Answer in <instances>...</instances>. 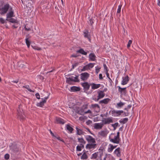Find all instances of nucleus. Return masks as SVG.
Instances as JSON below:
<instances>
[{
	"label": "nucleus",
	"mask_w": 160,
	"mask_h": 160,
	"mask_svg": "<svg viewBox=\"0 0 160 160\" xmlns=\"http://www.w3.org/2000/svg\"><path fill=\"white\" fill-rule=\"evenodd\" d=\"M111 101V99L109 98L104 99L99 101V104L104 103V104H107Z\"/></svg>",
	"instance_id": "20"
},
{
	"label": "nucleus",
	"mask_w": 160,
	"mask_h": 160,
	"mask_svg": "<svg viewBox=\"0 0 160 160\" xmlns=\"http://www.w3.org/2000/svg\"><path fill=\"white\" fill-rule=\"evenodd\" d=\"M76 129L77 131L76 134L77 135H81L84 134V132L82 130L79 128L78 127H76Z\"/></svg>",
	"instance_id": "21"
},
{
	"label": "nucleus",
	"mask_w": 160,
	"mask_h": 160,
	"mask_svg": "<svg viewBox=\"0 0 160 160\" xmlns=\"http://www.w3.org/2000/svg\"><path fill=\"white\" fill-rule=\"evenodd\" d=\"M48 98V97L47 96L45 97L44 99L42 98V100L43 101V102H45L46 103V100Z\"/></svg>",
	"instance_id": "55"
},
{
	"label": "nucleus",
	"mask_w": 160,
	"mask_h": 160,
	"mask_svg": "<svg viewBox=\"0 0 160 160\" xmlns=\"http://www.w3.org/2000/svg\"><path fill=\"white\" fill-rule=\"evenodd\" d=\"M11 145H10L9 147L10 150L14 153H17L19 151V148L17 145L15 143H12Z\"/></svg>",
	"instance_id": "4"
},
{
	"label": "nucleus",
	"mask_w": 160,
	"mask_h": 160,
	"mask_svg": "<svg viewBox=\"0 0 160 160\" xmlns=\"http://www.w3.org/2000/svg\"><path fill=\"white\" fill-rule=\"evenodd\" d=\"M99 78L100 79H103V77H102V75L101 73H100L99 74Z\"/></svg>",
	"instance_id": "63"
},
{
	"label": "nucleus",
	"mask_w": 160,
	"mask_h": 160,
	"mask_svg": "<svg viewBox=\"0 0 160 160\" xmlns=\"http://www.w3.org/2000/svg\"><path fill=\"white\" fill-rule=\"evenodd\" d=\"M104 91H101L99 90L98 92V96L99 99H100L102 98H103L105 95V94L104 92Z\"/></svg>",
	"instance_id": "16"
},
{
	"label": "nucleus",
	"mask_w": 160,
	"mask_h": 160,
	"mask_svg": "<svg viewBox=\"0 0 160 160\" xmlns=\"http://www.w3.org/2000/svg\"><path fill=\"white\" fill-rule=\"evenodd\" d=\"M91 85L92 86V89L98 88L101 86V84H96L94 83H92Z\"/></svg>",
	"instance_id": "23"
},
{
	"label": "nucleus",
	"mask_w": 160,
	"mask_h": 160,
	"mask_svg": "<svg viewBox=\"0 0 160 160\" xmlns=\"http://www.w3.org/2000/svg\"><path fill=\"white\" fill-rule=\"evenodd\" d=\"M101 69V68H99V67H96V69H95V70H96V74H98L100 70V69Z\"/></svg>",
	"instance_id": "45"
},
{
	"label": "nucleus",
	"mask_w": 160,
	"mask_h": 160,
	"mask_svg": "<svg viewBox=\"0 0 160 160\" xmlns=\"http://www.w3.org/2000/svg\"><path fill=\"white\" fill-rule=\"evenodd\" d=\"M76 150L77 151H81V148L79 145H78L77 147Z\"/></svg>",
	"instance_id": "57"
},
{
	"label": "nucleus",
	"mask_w": 160,
	"mask_h": 160,
	"mask_svg": "<svg viewBox=\"0 0 160 160\" xmlns=\"http://www.w3.org/2000/svg\"><path fill=\"white\" fill-rule=\"evenodd\" d=\"M78 65V62L75 63L74 64H73L72 65V69H73L75 67L77 66Z\"/></svg>",
	"instance_id": "51"
},
{
	"label": "nucleus",
	"mask_w": 160,
	"mask_h": 160,
	"mask_svg": "<svg viewBox=\"0 0 160 160\" xmlns=\"http://www.w3.org/2000/svg\"><path fill=\"white\" fill-rule=\"evenodd\" d=\"M129 81V78L127 75L125 78H122L121 84L122 85L126 84Z\"/></svg>",
	"instance_id": "14"
},
{
	"label": "nucleus",
	"mask_w": 160,
	"mask_h": 160,
	"mask_svg": "<svg viewBox=\"0 0 160 160\" xmlns=\"http://www.w3.org/2000/svg\"><path fill=\"white\" fill-rule=\"evenodd\" d=\"M97 144L95 143H90L87 144L86 146L87 149L90 150L94 149L96 148Z\"/></svg>",
	"instance_id": "10"
},
{
	"label": "nucleus",
	"mask_w": 160,
	"mask_h": 160,
	"mask_svg": "<svg viewBox=\"0 0 160 160\" xmlns=\"http://www.w3.org/2000/svg\"><path fill=\"white\" fill-rule=\"evenodd\" d=\"M93 20L92 18L90 19L89 20V22H88L89 24H91V25H92L93 23Z\"/></svg>",
	"instance_id": "52"
},
{
	"label": "nucleus",
	"mask_w": 160,
	"mask_h": 160,
	"mask_svg": "<svg viewBox=\"0 0 160 160\" xmlns=\"http://www.w3.org/2000/svg\"><path fill=\"white\" fill-rule=\"evenodd\" d=\"M56 121L57 123L63 124L65 123L64 120L59 117H56Z\"/></svg>",
	"instance_id": "17"
},
{
	"label": "nucleus",
	"mask_w": 160,
	"mask_h": 160,
	"mask_svg": "<svg viewBox=\"0 0 160 160\" xmlns=\"http://www.w3.org/2000/svg\"><path fill=\"white\" fill-rule=\"evenodd\" d=\"M26 43L28 47V48H29L30 46L31 42L30 41H29L28 38H27L25 39Z\"/></svg>",
	"instance_id": "38"
},
{
	"label": "nucleus",
	"mask_w": 160,
	"mask_h": 160,
	"mask_svg": "<svg viewBox=\"0 0 160 160\" xmlns=\"http://www.w3.org/2000/svg\"><path fill=\"white\" fill-rule=\"evenodd\" d=\"M112 117H109L107 118H104L102 120V122L104 124H109L113 122Z\"/></svg>",
	"instance_id": "8"
},
{
	"label": "nucleus",
	"mask_w": 160,
	"mask_h": 160,
	"mask_svg": "<svg viewBox=\"0 0 160 160\" xmlns=\"http://www.w3.org/2000/svg\"><path fill=\"white\" fill-rule=\"evenodd\" d=\"M122 6V5H120L118 6V8L117 11V12L118 13H119L121 12V10Z\"/></svg>",
	"instance_id": "43"
},
{
	"label": "nucleus",
	"mask_w": 160,
	"mask_h": 160,
	"mask_svg": "<svg viewBox=\"0 0 160 160\" xmlns=\"http://www.w3.org/2000/svg\"><path fill=\"white\" fill-rule=\"evenodd\" d=\"M106 75H107V78L108 79L110 78V77H109V73H108V72H106Z\"/></svg>",
	"instance_id": "64"
},
{
	"label": "nucleus",
	"mask_w": 160,
	"mask_h": 160,
	"mask_svg": "<svg viewBox=\"0 0 160 160\" xmlns=\"http://www.w3.org/2000/svg\"><path fill=\"white\" fill-rule=\"evenodd\" d=\"M81 84L82 86L83 87L84 90L86 91L89 90L90 85L88 82L82 83Z\"/></svg>",
	"instance_id": "15"
},
{
	"label": "nucleus",
	"mask_w": 160,
	"mask_h": 160,
	"mask_svg": "<svg viewBox=\"0 0 160 160\" xmlns=\"http://www.w3.org/2000/svg\"><path fill=\"white\" fill-rule=\"evenodd\" d=\"M114 133H111L109 136L110 141L114 143L118 144L120 141V138H118L115 135Z\"/></svg>",
	"instance_id": "2"
},
{
	"label": "nucleus",
	"mask_w": 160,
	"mask_h": 160,
	"mask_svg": "<svg viewBox=\"0 0 160 160\" xmlns=\"http://www.w3.org/2000/svg\"><path fill=\"white\" fill-rule=\"evenodd\" d=\"M89 61H95L96 60V56L93 53H91L89 56Z\"/></svg>",
	"instance_id": "19"
},
{
	"label": "nucleus",
	"mask_w": 160,
	"mask_h": 160,
	"mask_svg": "<svg viewBox=\"0 0 160 160\" xmlns=\"http://www.w3.org/2000/svg\"><path fill=\"white\" fill-rule=\"evenodd\" d=\"M98 152H96L92 154L91 159H96L98 156Z\"/></svg>",
	"instance_id": "33"
},
{
	"label": "nucleus",
	"mask_w": 160,
	"mask_h": 160,
	"mask_svg": "<svg viewBox=\"0 0 160 160\" xmlns=\"http://www.w3.org/2000/svg\"><path fill=\"white\" fill-rule=\"evenodd\" d=\"M111 112L112 116L114 117H118L121 115L122 113L124 112L122 110H112L109 112V113Z\"/></svg>",
	"instance_id": "5"
},
{
	"label": "nucleus",
	"mask_w": 160,
	"mask_h": 160,
	"mask_svg": "<svg viewBox=\"0 0 160 160\" xmlns=\"http://www.w3.org/2000/svg\"><path fill=\"white\" fill-rule=\"evenodd\" d=\"M7 20L4 19L2 18H0V22L2 24L6 23H7V21H6Z\"/></svg>",
	"instance_id": "37"
},
{
	"label": "nucleus",
	"mask_w": 160,
	"mask_h": 160,
	"mask_svg": "<svg viewBox=\"0 0 160 160\" xmlns=\"http://www.w3.org/2000/svg\"><path fill=\"white\" fill-rule=\"evenodd\" d=\"M94 63H90L87 65L88 66V69H90V68H92L94 67Z\"/></svg>",
	"instance_id": "35"
},
{
	"label": "nucleus",
	"mask_w": 160,
	"mask_h": 160,
	"mask_svg": "<svg viewBox=\"0 0 160 160\" xmlns=\"http://www.w3.org/2000/svg\"><path fill=\"white\" fill-rule=\"evenodd\" d=\"M92 99L95 101H98L99 100L98 96L97 97H96L95 96L93 97Z\"/></svg>",
	"instance_id": "47"
},
{
	"label": "nucleus",
	"mask_w": 160,
	"mask_h": 160,
	"mask_svg": "<svg viewBox=\"0 0 160 160\" xmlns=\"http://www.w3.org/2000/svg\"><path fill=\"white\" fill-rule=\"evenodd\" d=\"M9 11L6 15L7 21L12 23H17V20L14 18H12L14 17V10L12 8L10 5L9 4L7 3L1 7L0 5V14L4 15Z\"/></svg>",
	"instance_id": "1"
},
{
	"label": "nucleus",
	"mask_w": 160,
	"mask_h": 160,
	"mask_svg": "<svg viewBox=\"0 0 160 160\" xmlns=\"http://www.w3.org/2000/svg\"><path fill=\"white\" fill-rule=\"evenodd\" d=\"M81 79L82 81L87 80L89 77L90 74L88 72H85L81 74Z\"/></svg>",
	"instance_id": "9"
},
{
	"label": "nucleus",
	"mask_w": 160,
	"mask_h": 160,
	"mask_svg": "<svg viewBox=\"0 0 160 160\" xmlns=\"http://www.w3.org/2000/svg\"><path fill=\"white\" fill-rule=\"evenodd\" d=\"M78 142L81 143V144H85L86 141L84 140V139L82 138H78Z\"/></svg>",
	"instance_id": "34"
},
{
	"label": "nucleus",
	"mask_w": 160,
	"mask_h": 160,
	"mask_svg": "<svg viewBox=\"0 0 160 160\" xmlns=\"http://www.w3.org/2000/svg\"><path fill=\"white\" fill-rule=\"evenodd\" d=\"M128 121V119L127 118L121 119L119 121V122L121 123L125 124Z\"/></svg>",
	"instance_id": "30"
},
{
	"label": "nucleus",
	"mask_w": 160,
	"mask_h": 160,
	"mask_svg": "<svg viewBox=\"0 0 160 160\" xmlns=\"http://www.w3.org/2000/svg\"><path fill=\"white\" fill-rule=\"evenodd\" d=\"M9 155L8 153L5 154L4 155V158L6 160H8L9 159Z\"/></svg>",
	"instance_id": "46"
},
{
	"label": "nucleus",
	"mask_w": 160,
	"mask_h": 160,
	"mask_svg": "<svg viewBox=\"0 0 160 160\" xmlns=\"http://www.w3.org/2000/svg\"><path fill=\"white\" fill-rule=\"evenodd\" d=\"M69 78H71V79L72 80H74V77L73 76H72L70 77H69V78H66V82L69 84H72V81L70 80Z\"/></svg>",
	"instance_id": "28"
},
{
	"label": "nucleus",
	"mask_w": 160,
	"mask_h": 160,
	"mask_svg": "<svg viewBox=\"0 0 160 160\" xmlns=\"http://www.w3.org/2000/svg\"><path fill=\"white\" fill-rule=\"evenodd\" d=\"M84 112V109L82 107L78 111V113H79L81 115L82 113H83Z\"/></svg>",
	"instance_id": "42"
},
{
	"label": "nucleus",
	"mask_w": 160,
	"mask_h": 160,
	"mask_svg": "<svg viewBox=\"0 0 160 160\" xmlns=\"http://www.w3.org/2000/svg\"><path fill=\"white\" fill-rule=\"evenodd\" d=\"M114 153L116 155L117 157H120L121 155L120 148L119 147L116 149L115 150Z\"/></svg>",
	"instance_id": "18"
},
{
	"label": "nucleus",
	"mask_w": 160,
	"mask_h": 160,
	"mask_svg": "<svg viewBox=\"0 0 160 160\" xmlns=\"http://www.w3.org/2000/svg\"><path fill=\"white\" fill-rule=\"evenodd\" d=\"M84 113L85 114H87V113H88L91 114L92 113V112L90 110H88L87 111L84 112Z\"/></svg>",
	"instance_id": "61"
},
{
	"label": "nucleus",
	"mask_w": 160,
	"mask_h": 160,
	"mask_svg": "<svg viewBox=\"0 0 160 160\" xmlns=\"http://www.w3.org/2000/svg\"><path fill=\"white\" fill-rule=\"evenodd\" d=\"M109 145V146H110V147L109 148H108V151L109 152H111L112 151L113 149V148L112 147V145L111 144H110Z\"/></svg>",
	"instance_id": "39"
},
{
	"label": "nucleus",
	"mask_w": 160,
	"mask_h": 160,
	"mask_svg": "<svg viewBox=\"0 0 160 160\" xmlns=\"http://www.w3.org/2000/svg\"><path fill=\"white\" fill-rule=\"evenodd\" d=\"M24 28L25 30L27 31H29L31 30V29L30 28L27 27L26 25L24 27Z\"/></svg>",
	"instance_id": "49"
},
{
	"label": "nucleus",
	"mask_w": 160,
	"mask_h": 160,
	"mask_svg": "<svg viewBox=\"0 0 160 160\" xmlns=\"http://www.w3.org/2000/svg\"><path fill=\"white\" fill-rule=\"evenodd\" d=\"M90 108L92 110H93L94 112H98L100 111V107L97 104H92L90 107Z\"/></svg>",
	"instance_id": "6"
},
{
	"label": "nucleus",
	"mask_w": 160,
	"mask_h": 160,
	"mask_svg": "<svg viewBox=\"0 0 160 160\" xmlns=\"http://www.w3.org/2000/svg\"><path fill=\"white\" fill-rule=\"evenodd\" d=\"M71 91L72 92H77L80 91V89L79 87L75 86H72L70 88Z\"/></svg>",
	"instance_id": "22"
},
{
	"label": "nucleus",
	"mask_w": 160,
	"mask_h": 160,
	"mask_svg": "<svg viewBox=\"0 0 160 160\" xmlns=\"http://www.w3.org/2000/svg\"><path fill=\"white\" fill-rule=\"evenodd\" d=\"M118 91L121 94L125 95L127 93V91L126 90L127 88H121L120 86H118Z\"/></svg>",
	"instance_id": "12"
},
{
	"label": "nucleus",
	"mask_w": 160,
	"mask_h": 160,
	"mask_svg": "<svg viewBox=\"0 0 160 160\" xmlns=\"http://www.w3.org/2000/svg\"><path fill=\"white\" fill-rule=\"evenodd\" d=\"M45 103V102H43V101L42 100V102L37 103L36 105L38 107H42L44 105V104Z\"/></svg>",
	"instance_id": "31"
},
{
	"label": "nucleus",
	"mask_w": 160,
	"mask_h": 160,
	"mask_svg": "<svg viewBox=\"0 0 160 160\" xmlns=\"http://www.w3.org/2000/svg\"><path fill=\"white\" fill-rule=\"evenodd\" d=\"M16 24L13 25L12 27L13 28H18V22H17V23H15Z\"/></svg>",
	"instance_id": "50"
},
{
	"label": "nucleus",
	"mask_w": 160,
	"mask_h": 160,
	"mask_svg": "<svg viewBox=\"0 0 160 160\" xmlns=\"http://www.w3.org/2000/svg\"><path fill=\"white\" fill-rule=\"evenodd\" d=\"M85 138L89 143H95L96 142L95 139L90 135L86 136Z\"/></svg>",
	"instance_id": "7"
},
{
	"label": "nucleus",
	"mask_w": 160,
	"mask_h": 160,
	"mask_svg": "<svg viewBox=\"0 0 160 160\" xmlns=\"http://www.w3.org/2000/svg\"><path fill=\"white\" fill-rule=\"evenodd\" d=\"M112 126L113 127V128H114V130H115L116 129L117 127L118 126H119V125H118V122H116L114 124H112Z\"/></svg>",
	"instance_id": "40"
},
{
	"label": "nucleus",
	"mask_w": 160,
	"mask_h": 160,
	"mask_svg": "<svg viewBox=\"0 0 160 160\" xmlns=\"http://www.w3.org/2000/svg\"><path fill=\"white\" fill-rule=\"evenodd\" d=\"M83 34L84 38H87L90 42H91V36L90 33L88 32V30L87 29L85 30Z\"/></svg>",
	"instance_id": "11"
},
{
	"label": "nucleus",
	"mask_w": 160,
	"mask_h": 160,
	"mask_svg": "<svg viewBox=\"0 0 160 160\" xmlns=\"http://www.w3.org/2000/svg\"><path fill=\"white\" fill-rule=\"evenodd\" d=\"M48 98V97L47 96L45 97L44 99L42 98V100L43 101V102H45L46 103V100Z\"/></svg>",
	"instance_id": "54"
},
{
	"label": "nucleus",
	"mask_w": 160,
	"mask_h": 160,
	"mask_svg": "<svg viewBox=\"0 0 160 160\" xmlns=\"http://www.w3.org/2000/svg\"><path fill=\"white\" fill-rule=\"evenodd\" d=\"M88 158V156L85 152H84L81 156V158L83 159H86Z\"/></svg>",
	"instance_id": "36"
},
{
	"label": "nucleus",
	"mask_w": 160,
	"mask_h": 160,
	"mask_svg": "<svg viewBox=\"0 0 160 160\" xmlns=\"http://www.w3.org/2000/svg\"><path fill=\"white\" fill-rule=\"evenodd\" d=\"M23 87L27 89L30 92H34L32 90L30 89L29 86L28 85H26L23 86Z\"/></svg>",
	"instance_id": "32"
},
{
	"label": "nucleus",
	"mask_w": 160,
	"mask_h": 160,
	"mask_svg": "<svg viewBox=\"0 0 160 160\" xmlns=\"http://www.w3.org/2000/svg\"><path fill=\"white\" fill-rule=\"evenodd\" d=\"M98 134L101 136L105 137L106 136L107 133L106 131L103 130L99 132Z\"/></svg>",
	"instance_id": "24"
},
{
	"label": "nucleus",
	"mask_w": 160,
	"mask_h": 160,
	"mask_svg": "<svg viewBox=\"0 0 160 160\" xmlns=\"http://www.w3.org/2000/svg\"><path fill=\"white\" fill-rule=\"evenodd\" d=\"M74 80H72L71 78H69L70 80L72 81V82H80L79 79H78V75H76L75 77H74Z\"/></svg>",
	"instance_id": "29"
},
{
	"label": "nucleus",
	"mask_w": 160,
	"mask_h": 160,
	"mask_svg": "<svg viewBox=\"0 0 160 160\" xmlns=\"http://www.w3.org/2000/svg\"><path fill=\"white\" fill-rule=\"evenodd\" d=\"M89 69L87 65L84 66L82 68L81 70L82 72L85 71Z\"/></svg>",
	"instance_id": "41"
},
{
	"label": "nucleus",
	"mask_w": 160,
	"mask_h": 160,
	"mask_svg": "<svg viewBox=\"0 0 160 160\" xmlns=\"http://www.w3.org/2000/svg\"><path fill=\"white\" fill-rule=\"evenodd\" d=\"M20 105H19L18 108L17 109V118L21 121H23L25 119V115L23 114V110L20 109Z\"/></svg>",
	"instance_id": "3"
},
{
	"label": "nucleus",
	"mask_w": 160,
	"mask_h": 160,
	"mask_svg": "<svg viewBox=\"0 0 160 160\" xmlns=\"http://www.w3.org/2000/svg\"><path fill=\"white\" fill-rule=\"evenodd\" d=\"M67 129L71 133H72L74 129L69 124H67L66 125Z\"/></svg>",
	"instance_id": "27"
},
{
	"label": "nucleus",
	"mask_w": 160,
	"mask_h": 160,
	"mask_svg": "<svg viewBox=\"0 0 160 160\" xmlns=\"http://www.w3.org/2000/svg\"><path fill=\"white\" fill-rule=\"evenodd\" d=\"M123 113H124V116H128L130 114V113L129 112H124Z\"/></svg>",
	"instance_id": "59"
},
{
	"label": "nucleus",
	"mask_w": 160,
	"mask_h": 160,
	"mask_svg": "<svg viewBox=\"0 0 160 160\" xmlns=\"http://www.w3.org/2000/svg\"><path fill=\"white\" fill-rule=\"evenodd\" d=\"M36 97V98L38 99H40V96L39 95V94L38 93H37L35 94Z\"/></svg>",
	"instance_id": "56"
},
{
	"label": "nucleus",
	"mask_w": 160,
	"mask_h": 160,
	"mask_svg": "<svg viewBox=\"0 0 160 160\" xmlns=\"http://www.w3.org/2000/svg\"><path fill=\"white\" fill-rule=\"evenodd\" d=\"M124 104L125 103H124L120 102L119 103H117L116 107L117 108L120 109L121 108Z\"/></svg>",
	"instance_id": "26"
},
{
	"label": "nucleus",
	"mask_w": 160,
	"mask_h": 160,
	"mask_svg": "<svg viewBox=\"0 0 160 160\" xmlns=\"http://www.w3.org/2000/svg\"><path fill=\"white\" fill-rule=\"evenodd\" d=\"M82 108L84 110L85 109H86L88 108V105H83L82 107Z\"/></svg>",
	"instance_id": "62"
},
{
	"label": "nucleus",
	"mask_w": 160,
	"mask_h": 160,
	"mask_svg": "<svg viewBox=\"0 0 160 160\" xmlns=\"http://www.w3.org/2000/svg\"><path fill=\"white\" fill-rule=\"evenodd\" d=\"M32 48L35 50H39V51L41 50V48H40L39 47H38L36 46H34L33 47L32 46Z\"/></svg>",
	"instance_id": "48"
},
{
	"label": "nucleus",
	"mask_w": 160,
	"mask_h": 160,
	"mask_svg": "<svg viewBox=\"0 0 160 160\" xmlns=\"http://www.w3.org/2000/svg\"><path fill=\"white\" fill-rule=\"evenodd\" d=\"M132 42L131 40H129L128 42L127 46V47L128 48H129L130 47L132 43Z\"/></svg>",
	"instance_id": "44"
},
{
	"label": "nucleus",
	"mask_w": 160,
	"mask_h": 160,
	"mask_svg": "<svg viewBox=\"0 0 160 160\" xmlns=\"http://www.w3.org/2000/svg\"><path fill=\"white\" fill-rule=\"evenodd\" d=\"M77 52L79 53L82 54L86 55H87V53L86 52H85L83 50V49L81 48L79 50L77 51Z\"/></svg>",
	"instance_id": "25"
},
{
	"label": "nucleus",
	"mask_w": 160,
	"mask_h": 160,
	"mask_svg": "<svg viewBox=\"0 0 160 160\" xmlns=\"http://www.w3.org/2000/svg\"><path fill=\"white\" fill-rule=\"evenodd\" d=\"M104 125L102 122L95 123L94 125V128L96 129H101Z\"/></svg>",
	"instance_id": "13"
},
{
	"label": "nucleus",
	"mask_w": 160,
	"mask_h": 160,
	"mask_svg": "<svg viewBox=\"0 0 160 160\" xmlns=\"http://www.w3.org/2000/svg\"><path fill=\"white\" fill-rule=\"evenodd\" d=\"M56 138L58 139V140L63 142H64V141L63 139H62L61 138L59 137H56L55 136Z\"/></svg>",
	"instance_id": "58"
},
{
	"label": "nucleus",
	"mask_w": 160,
	"mask_h": 160,
	"mask_svg": "<svg viewBox=\"0 0 160 160\" xmlns=\"http://www.w3.org/2000/svg\"><path fill=\"white\" fill-rule=\"evenodd\" d=\"M103 67H104V69L106 70V72H108V68H107V66L105 64H103Z\"/></svg>",
	"instance_id": "53"
},
{
	"label": "nucleus",
	"mask_w": 160,
	"mask_h": 160,
	"mask_svg": "<svg viewBox=\"0 0 160 160\" xmlns=\"http://www.w3.org/2000/svg\"><path fill=\"white\" fill-rule=\"evenodd\" d=\"M92 123V121L90 120H88L86 122L87 124L88 125H89V124L91 123Z\"/></svg>",
	"instance_id": "60"
}]
</instances>
